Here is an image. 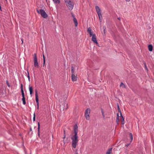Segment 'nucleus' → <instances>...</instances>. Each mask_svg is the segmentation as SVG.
<instances>
[{
    "label": "nucleus",
    "instance_id": "nucleus-32",
    "mask_svg": "<svg viewBox=\"0 0 154 154\" xmlns=\"http://www.w3.org/2000/svg\"><path fill=\"white\" fill-rule=\"evenodd\" d=\"M7 84L8 87H10V84L7 81Z\"/></svg>",
    "mask_w": 154,
    "mask_h": 154
},
{
    "label": "nucleus",
    "instance_id": "nucleus-4",
    "mask_svg": "<svg viewBox=\"0 0 154 154\" xmlns=\"http://www.w3.org/2000/svg\"><path fill=\"white\" fill-rule=\"evenodd\" d=\"M66 6L69 10H72L74 7V3L71 1L65 4Z\"/></svg>",
    "mask_w": 154,
    "mask_h": 154
},
{
    "label": "nucleus",
    "instance_id": "nucleus-33",
    "mask_svg": "<svg viewBox=\"0 0 154 154\" xmlns=\"http://www.w3.org/2000/svg\"><path fill=\"white\" fill-rule=\"evenodd\" d=\"M127 2H129L130 1V0H125Z\"/></svg>",
    "mask_w": 154,
    "mask_h": 154
},
{
    "label": "nucleus",
    "instance_id": "nucleus-16",
    "mask_svg": "<svg viewBox=\"0 0 154 154\" xmlns=\"http://www.w3.org/2000/svg\"><path fill=\"white\" fill-rule=\"evenodd\" d=\"M55 4H59L60 2V0H52Z\"/></svg>",
    "mask_w": 154,
    "mask_h": 154
},
{
    "label": "nucleus",
    "instance_id": "nucleus-30",
    "mask_svg": "<svg viewBox=\"0 0 154 154\" xmlns=\"http://www.w3.org/2000/svg\"><path fill=\"white\" fill-rule=\"evenodd\" d=\"M43 59H44L43 66H44V64H45V57H44V55H43Z\"/></svg>",
    "mask_w": 154,
    "mask_h": 154
},
{
    "label": "nucleus",
    "instance_id": "nucleus-3",
    "mask_svg": "<svg viewBox=\"0 0 154 154\" xmlns=\"http://www.w3.org/2000/svg\"><path fill=\"white\" fill-rule=\"evenodd\" d=\"M33 59L34 66L36 68H38L39 64L37 61V57L36 54H34L33 55Z\"/></svg>",
    "mask_w": 154,
    "mask_h": 154
},
{
    "label": "nucleus",
    "instance_id": "nucleus-11",
    "mask_svg": "<svg viewBox=\"0 0 154 154\" xmlns=\"http://www.w3.org/2000/svg\"><path fill=\"white\" fill-rule=\"evenodd\" d=\"M72 79L73 81H75L77 79V77L74 74H72Z\"/></svg>",
    "mask_w": 154,
    "mask_h": 154
},
{
    "label": "nucleus",
    "instance_id": "nucleus-31",
    "mask_svg": "<svg viewBox=\"0 0 154 154\" xmlns=\"http://www.w3.org/2000/svg\"><path fill=\"white\" fill-rule=\"evenodd\" d=\"M144 66L145 69H146V70H147V69L145 63H144Z\"/></svg>",
    "mask_w": 154,
    "mask_h": 154
},
{
    "label": "nucleus",
    "instance_id": "nucleus-27",
    "mask_svg": "<svg viewBox=\"0 0 154 154\" xmlns=\"http://www.w3.org/2000/svg\"><path fill=\"white\" fill-rule=\"evenodd\" d=\"M27 73H28L27 77L28 78V79H29V80H30V77H29V72L27 70Z\"/></svg>",
    "mask_w": 154,
    "mask_h": 154
},
{
    "label": "nucleus",
    "instance_id": "nucleus-28",
    "mask_svg": "<svg viewBox=\"0 0 154 154\" xmlns=\"http://www.w3.org/2000/svg\"><path fill=\"white\" fill-rule=\"evenodd\" d=\"M71 1V0H64V1L65 4Z\"/></svg>",
    "mask_w": 154,
    "mask_h": 154
},
{
    "label": "nucleus",
    "instance_id": "nucleus-10",
    "mask_svg": "<svg viewBox=\"0 0 154 154\" xmlns=\"http://www.w3.org/2000/svg\"><path fill=\"white\" fill-rule=\"evenodd\" d=\"M95 9L98 15L101 14L100 10L98 6H96Z\"/></svg>",
    "mask_w": 154,
    "mask_h": 154
},
{
    "label": "nucleus",
    "instance_id": "nucleus-40",
    "mask_svg": "<svg viewBox=\"0 0 154 154\" xmlns=\"http://www.w3.org/2000/svg\"><path fill=\"white\" fill-rule=\"evenodd\" d=\"M6 1H7V0H5Z\"/></svg>",
    "mask_w": 154,
    "mask_h": 154
},
{
    "label": "nucleus",
    "instance_id": "nucleus-19",
    "mask_svg": "<svg viewBox=\"0 0 154 154\" xmlns=\"http://www.w3.org/2000/svg\"><path fill=\"white\" fill-rule=\"evenodd\" d=\"M40 128V123L39 122H38V135H39V134Z\"/></svg>",
    "mask_w": 154,
    "mask_h": 154
},
{
    "label": "nucleus",
    "instance_id": "nucleus-37",
    "mask_svg": "<svg viewBox=\"0 0 154 154\" xmlns=\"http://www.w3.org/2000/svg\"><path fill=\"white\" fill-rule=\"evenodd\" d=\"M129 144H128L126 146H129Z\"/></svg>",
    "mask_w": 154,
    "mask_h": 154
},
{
    "label": "nucleus",
    "instance_id": "nucleus-23",
    "mask_svg": "<svg viewBox=\"0 0 154 154\" xmlns=\"http://www.w3.org/2000/svg\"><path fill=\"white\" fill-rule=\"evenodd\" d=\"M71 73H72V74H74V68L73 66H72L71 67Z\"/></svg>",
    "mask_w": 154,
    "mask_h": 154
},
{
    "label": "nucleus",
    "instance_id": "nucleus-8",
    "mask_svg": "<svg viewBox=\"0 0 154 154\" xmlns=\"http://www.w3.org/2000/svg\"><path fill=\"white\" fill-rule=\"evenodd\" d=\"M91 40L92 42H93L94 43H96L97 45L98 44L96 38V36L95 34H93V36H92Z\"/></svg>",
    "mask_w": 154,
    "mask_h": 154
},
{
    "label": "nucleus",
    "instance_id": "nucleus-9",
    "mask_svg": "<svg viewBox=\"0 0 154 154\" xmlns=\"http://www.w3.org/2000/svg\"><path fill=\"white\" fill-rule=\"evenodd\" d=\"M62 107L63 110L66 109L68 108L67 104L64 102L62 105H60V107Z\"/></svg>",
    "mask_w": 154,
    "mask_h": 154
},
{
    "label": "nucleus",
    "instance_id": "nucleus-12",
    "mask_svg": "<svg viewBox=\"0 0 154 154\" xmlns=\"http://www.w3.org/2000/svg\"><path fill=\"white\" fill-rule=\"evenodd\" d=\"M87 32L89 34L90 36V37H91V36H92L93 35V34H92L91 32V29L90 27L88 28L87 29Z\"/></svg>",
    "mask_w": 154,
    "mask_h": 154
},
{
    "label": "nucleus",
    "instance_id": "nucleus-38",
    "mask_svg": "<svg viewBox=\"0 0 154 154\" xmlns=\"http://www.w3.org/2000/svg\"><path fill=\"white\" fill-rule=\"evenodd\" d=\"M32 128H30V131H32Z\"/></svg>",
    "mask_w": 154,
    "mask_h": 154
},
{
    "label": "nucleus",
    "instance_id": "nucleus-13",
    "mask_svg": "<svg viewBox=\"0 0 154 154\" xmlns=\"http://www.w3.org/2000/svg\"><path fill=\"white\" fill-rule=\"evenodd\" d=\"M29 91L30 94L31 96H32V92H33V89H32V87L30 86H29Z\"/></svg>",
    "mask_w": 154,
    "mask_h": 154
},
{
    "label": "nucleus",
    "instance_id": "nucleus-5",
    "mask_svg": "<svg viewBox=\"0 0 154 154\" xmlns=\"http://www.w3.org/2000/svg\"><path fill=\"white\" fill-rule=\"evenodd\" d=\"M90 109L89 108H87L85 111V116L87 120H89L90 119Z\"/></svg>",
    "mask_w": 154,
    "mask_h": 154
},
{
    "label": "nucleus",
    "instance_id": "nucleus-39",
    "mask_svg": "<svg viewBox=\"0 0 154 154\" xmlns=\"http://www.w3.org/2000/svg\"><path fill=\"white\" fill-rule=\"evenodd\" d=\"M118 109H119V106H118Z\"/></svg>",
    "mask_w": 154,
    "mask_h": 154
},
{
    "label": "nucleus",
    "instance_id": "nucleus-6",
    "mask_svg": "<svg viewBox=\"0 0 154 154\" xmlns=\"http://www.w3.org/2000/svg\"><path fill=\"white\" fill-rule=\"evenodd\" d=\"M21 90L22 93V97H23L22 100L23 101V104L24 105H25L26 104V102L25 101V98L24 97V94L22 84H21Z\"/></svg>",
    "mask_w": 154,
    "mask_h": 154
},
{
    "label": "nucleus",
    "instance_id": "nucleus-25",
    "mask_svg": "<svg viewBox=\"0 0 154 154\" xmlns=\"http://www.w3.org/2000/svg\"><path fill=\"white\" fill-rule=\"evenodd\" d=\"M33 119V121L34 122L35 121V113H34V114Z\"/></svg>",
    "mask_w": 154,
    "mask_h": 154
},
{
    "label": "nucleus",
    "instance_id": "nucleus-14",
    "mask_svg": "<svg viewBox=\"0 0 154 154\" xmlns=\"http://www.w3.org/2000/svg\"><path fill=\"white\" fill-rule=\"evenodd\" d=\"M73 21L74 23L75 26L76 27H77L78 26V21L76 18H74L73 19Z\"/></svg>",
    "mask_w": 154,
    "mask_h": 154
},
{
    "label": "nucleus",
    "instance_id": "nucleus-26",
    "mask_svg": "<svg viewBox=\"0 0 154 154\" xmlns=\"http://www.w3.org/2000/svg\"><path fill=\"white\" fill-rule=\"evenodd\" d=\"M117 118L116 119V122H117V123H118V122H119V115H118V114H117Z\"/></svg>",
    "mask_w": 154,
    "mask_h": 154
},
{
    "label": "nucleus",
    "instance_id": "nucleus-29",
    "mask_svg": "<svg viewBox=\"0 0 154 154\" xmlns=\"http://www.w3.org/2000/svg\"><path fill=\"white\" fill-rule=\"evenodd\" d=\"M71 15H72V17L73 18V19H74V18H76L75 17V16L73 14V13H71Z\"/></svg>",
    "mask_w": 154,
    "mask_h": 154
},
{
    "label": "nucleus",
    "instance_id": "nucleus-15",
    "mask_svg": "<svg viewBox=\"0 0 154 154\" xmlns=\"http://www.w3.org/2000/svg\"><path fill=\"white\" fill-rule=\"evenodd\" d=\"M112 148H110L109 149L107 152H106V154H110L111 152Z\"/></svg>",
    "mask_w": 154,
    "mask_h": 154
},
{
    "label": "nucleus",
    "instance_id": "nucleus-18",
    "mask_svg": "<svg viewBox=\"0 0 154 154\" xmlns=\"http://www.w3.org/2000/svg\"><path fill=\"white\" fill-rule=\"evenodd\" d=\"M148 49L150 51H152V45H150L148 46Z\"/></svg>",
    "mask_w": 154,
    "mask_h": 154
},
{
    "label": "nucleus",
    "instance_id": "nucleus-36",
    "mask_svg": "<svg viewBox=\"0 0 154 154\" xmlns=\"http://www.w3.org/2000/svg\"><path fill=\"white\" fill-rule=\"evenodd\" d=\"M65 138V136H64L63 137V139H64Z\"/></svg>",
    "mask_w": 154,
    "mask_h": 154
},
{
    "label": "nucleus",
    "instance_id": "nucleus-22",
    "mask_svg": "<svg viewBox=\"0 0 154 154\" xmlns=\"http://www.w3.org/2000/svg\"><path fill=\"white\" fill-rule=\"evenodd\" d=\"M120 86L122 87L123 88H125V85L122 82L120 85Z\"/></svg>",
    "mask_w": 154,
    "mask_h": 154
},
{
    "label": "nucleus",
    "instance_id": "nucleus-34",
    "mask_svg": "<svg viewBox=\"0 0 154 154\" xmlns=\"http://www.w3.org/2000/svg\"><path fill=\"white\" fill-rule=\"evenodd\" d=\"M118 19L119 20H120V19H121V18L120 17H118Z\"/></svg>",
    "mask_w": 154,
    "mask_h": 154
},
{
    "label": "nucleus",
    "instance_id": "nucleus-24",
    "mask_svg": "<svg viewBox=\"0 0 154 154\" xmlns=\"http://www.w3.org/2000/svg\"><path fill=\"white\" fill-rule=\"evenodd\" d=\"M101 113L103 116V117L104 118L105 117V116L104 113V112L102 109H101Z\"/></svg>",
    "mask_w": 154,
    "mask_h": 154
},
{
    "label": "nucleus",
    "instance_id": "nucleus-35",
    "mask_svg": "<svg viewBox=\"0 0 154 154\" xmlns=\"http://www.w3.org/2000/svg\"><path fill=\"white\" fill-rule=\"evenodd\" d=\"M21 41H22V44H23V39H21Z\"/></svg>",
    "mask_w": 154,
    "mask_h": 154
},
{
    "label": "nucleus",
    "instance_id": "nucleus-17",
    "mask_svg": "<svg viewBox=\"0 0 154 154\" xmlns=\"http://www.w3.org/2000/svg\"><path fill=\"white\" fill-rule=\"evenodd\" d=\"M98 16L100 22H101L102 20V17L101 14H98Z\"/></svg>",
    "mask_w": 154,
    "mask_h": 154
},
{
    "label": "nucleus",
    "instance_id": "nucleus-7",
    "mask_svg": "<svg viewBox=\"0 0 154 154\" xmlns=\"http://www.w3.org/2000/svg\"><path fill=\"white\" fill-rule=\"evenodd\" d=\"M35 100L37 105L38 109L39 107V103H38V96L37 93V91L36 90L35 91Z\"/></svg>",
    "mask_w": 154,
    "mask_h": 154
},
{
    "label": "nucleus",
    "instance_id": "nucleus-20",
    "mask_svg": "<svg viewBox=\"0 0 154 154\" xmlns=\"http://www.w3.org/2000/svg\"><path fill=\"white\" fill-rule=\"evenodd\" d=\"M129 136H130V139L131 140V141H130L131 142L132 141V140H133V139L132 134L131 133H130L129 134Z\"/></svg>",
    "mask_w": 154,
    "mask_h": 154
},
{
    "label": "nucleus",
    "instance_id": "nucleus-2",
    "mask_svg": "<svg viewBox=\"0 0 154 154\" xmlns=\"http://www.w3.org/2000/svg\"><path fill=\"white\" fill-rule=\"evenodd\" d=\"M37 13L38 14H40L44 18H46L48 17V15L45 11L42 9L38 10V9L37 10Z\"/></svg>",
    "mask_w": 154,
    "mask_h": 154
},
{
    "label": "nucleus",
    "instance_id": "nucleus-21",
    "mask_svg": "<svg viewBox=\"0 0 154 154\" xmlns=\"http://www.w3.org/2000/svg\"><path fill=\"white\" fill-rule=\"evenodd\" d=\"M121 116L122 118V124L124 125L125 123L124 119L121 113Z\"/></svg>",
    "mask_w": 154,
    "mask_h": 154
},
{
    "label": "nucleus",
    "instance_id": "nucleus-1",
    "mask_svg": "<svg viewBox=\"0 0 154 154\" xmlns=\"http://www.w3.org/2000/svg\"><path fill=\"white\" fill-rule=\"evenodd\" d=\"M74 134L71 137L72 141V146L75 148L76 147L79 141L78 137L77 135L78 132V127L77 125H75L74 127Z\"/></svg>",
    "mask_w": 154,
    "mask_h": 154
}]
</instances>
